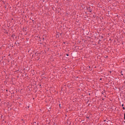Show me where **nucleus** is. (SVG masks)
<instances>
[{"instance_id":"f257e3e1","label":"nucleus","mask_w":125,"mask_h":125,"mask_svg":"<svg viewBox=\"0 0 125 125\" xmlns=\"http://www.w3.org/2000/svg\"><path fill=\"white\" fill-rule=\"evenodd\" d=\"M124 119H125V114L124 115Z\"/></svg>"},{"instance_id":"f03ea898","label":"nucleus","mask_w":125,"mask_h":125,"mask_svg":"<svg viewBox=\"0 0 125 125\" xmlns=\"http://www.w3.org/2000/svg\"><path fill=\"white\" fill-rule=\"evenodd\" d=\"M61 104H60V107H61Z\"/></svg>"},{"instance_id":"7ed1b4c3","label":"nucleus","mask_w":125,"mask_h":125,"mask_svg":"<svg viewBox=\"0 0 125 125\" xmlns=\"http://www.w3.org/2000/svg\"><path fill=\"white\" fill-rule=\"evenodd\" d=\"M124 110H125V107H123Z\"/></svg>"},{"instance_id":"20e7f679","label":"nucleus","mask_w":125,"mask_h":125,"mask_svg":"<svg viewBox=\"0 0 125 125\" xmlns=\"http://www.w3.org/2000/svg\"><path fill=\"white\" fill-rule=\"evenodd\" d=\"M122 106H124V104H122Z\"/></svg>"},{"instance_id":"39448f33","label":"nucleus","mask_w":125,"mask_h":125,"mask_svg":"<svg viewBox=\"0 0 125 125\" xmlns=\"http://www.w3.org/2000/svg\"><path fill=\"white\" fill-rule=\"evenodd\" d=\"M122 76H123V74H122Z\"/></svg>"}]
</instances>
